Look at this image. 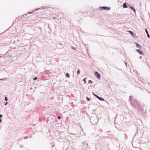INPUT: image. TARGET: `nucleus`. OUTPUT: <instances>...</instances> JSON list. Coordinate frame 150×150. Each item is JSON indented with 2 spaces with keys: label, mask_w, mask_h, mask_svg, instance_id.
<instances>
[{
  "label": "nucleus",
  "mask_w": 150,
  "mask_h": 150,
  "mask_svg": "<svg viewBox=\"0 0 150 150\" xmlns=\"http://www.w3.org/2000/svg\"><path fill=\"white\" fill-rule=\"evenodd\" d=\"M93 95H94L96 96L97 98H98H98H99V96H98L96 95V94H93Z\"/></svg>",
  "instance_id": "nucleus-12"
},
{
  "label": "nucleus",
  "mask_w": 150,
  "mask_h": 150,
  "mask_svg": "<svg viewBox=\"0 0 150 150\" xmlns=\"http://www.w3.org/2000/svg\"><path fill=\"white\" fill-rule=\"evenodd\" d=\"M7 103H8V102H6V103H5L4 105H6L7 104Z\"/></svg>",
  "instance_id": "nucleus-21"
},
{
  "label": "nucleus",
  "mask_w": 150,
  "mask_h": 150,
  "mask_svg": "<svg viewBox=\"0 0 150 150\" xmlns=\"http://www.w3.org/2000/svg\"><path fill=\"white\" fill-rule=\"evenodd\" d=\"M3 80V79H1V80Z\"/></svg>",
  "instance_id": "nucleus-29"
},
{
  "label": "nucleus",
  "mask_w": 150,
  "mask_h": 150,
  "mask_svg": "<svg viewBox=\"0 0 150 150\" xmlns=\"http://www.w3.org/2000/svg\"><path fill=\"white\" fill-rule=\"evenodd\" d=\"M130 7L133 10V11H134V12L135 13L136 10H135V8H134L133 6H130Z\"/></svg>",
  "instance_id": "nucleus-9"
},
{
  "label": "nucleus",
  "mask_w": 150,
  "mask_h": 150,
  "mask_svg": "<svg viewBox=\"0 0 150 150\" xmlns=\"http://www.w3.org/2000/svg\"><path fill=\"white\" fill-rule=\"evenodd\" d=\"M100 8L101 10H109L110 9V7L106 6H102L101 7H100Z\"/></svg>",
  "instance_id": "nucleus-1"
},
{
  "label": "nucleus",
  "mask_w": 150,
  "mask_h": 150,
  "mask_svg": "<svg viewBox=\"0 0 150 150\" xmlns=\"http://www.w3.org/2000/svg\"><path fill=\"white\" fill-rule=\"evenodd\" d=\"M131 97H132V96H130V98H131Z\"/></svg>",
  "instance_id": "nucleus-27"
},
{
  "label": "nucleus",
  "mask_w": 150,
  "mask_h": 150,
  "mask_svg": "<svg viewBox=\"0 0 150 150\" xmlns=\"http://www.w3.org/2000/svg\"><path fill=\"white\" fill-rule=\"evenodd\" d=\"M2 122V120H1V119H0V122Z\"/></svg>",
  "instance_id": "nucleus-23"
},
{
  "label": "nucleus",
  "mask_w": 150,
  "mask_h": 150,
  "mask_svg": "<svg viewBox=\"0 0 150 150\" xmlns=\"http://www.w3.org/2000/svg\"><path fill=\"white\" fill-rule=\"evenodd\" d=\"M57 118L58 119H60L61 118V117L60 116H59Z\"/></svg>",
  "instance_id": "nucleus-18"
},
{
  "label": "nucleus",
  "mask_w": 150,
  "mask_h": 150,
  "mask_svg": "<svg viewBox=\"0 0 150 150\" xmlns=\"http://www.w3.org/2000/svg\"><path fill=\"white\" fill-rule=\"evenodd\" d=\"M135 44H136V47L139 48V49H141V46L139 44H138L137 43H135Z\"/></svg>",
  "instance_id": "nucleus-6"
},
{
  "label": "nucleus",
  "mask_w": 150,
  "mask_h": 150,
  "mask_svg": "<svg viewBox=\"0 0 150 150\" xmlns=\"http://www.w3.org/2000/svg\"><path fill=\"white\" fill-rule=\"evenodd\" d=\"M38 9H35V10H38Z\"/></svg>",
  "instance_id": "nucleus-28"
},
{
  "label": "nucleus",
  "mask_w": 150,
  "mask_h": 150,
  "mask_svg": "<svg viewBox=\"0 0 150 150\" xmlns=\"http://www.w3.org/2000/svg\"><path fill=\"white\" fill-rule=\"evenodd\" d=\"M142 57V56H141V57H140V59H141Z\"/></svg>",
  "instance_id": "nucleus-26"
},
{
  "label": "nucleus",
  "mask_w": 150,
  "mask_h": 150,
  "mask_svg": "<svg viewBox=\"0 0 150 150\" xmlns=\"http://www.w3.org/2000/svg\"><path fill=\"white\" fill-rule=\"evenodd\" d=\"M129 32L132 35V36H133V37H134V35H135V34H134V33H133V32L131 31H129Z\"/></svg>",
  "instance_id": "nucleus-7"
},
{
  "label": "nucleus",
  "mask_w": 150,
  "mask_h": 150,
  "mask_svg": "<svg viewBox=\"0 0 150 150\" xmlns=\"http://www.w3.org/2000/svg\"><path fill=\"white\" fill-rule=\"evenodd\" d=\"M3 57V56H0V57Z\"/></svg>",
  "instance_id": "nucleus-25"
},
{
  "label": "nucleus",
  "mask_w": 150,
  "mask_h": 150,
  "mask_svg": "<svg viewBox=\"0 0 150 150\" xmlns=\"http://www.w3.org/2000/svg\"><path fill=\"white\" fill-rule=\"evenodd\" d=\"M96 77L98 79H100V74H99L97 71H96L94 73Z\"/></svg>",
  "instance_id": "nucleus-2"
},
{
  "label": "nucleus",
  "mask_w": 150,
  "mask_h": 150,
  "mask_svg": "<svg viewBox=\"0 0 150 150\" xmlns=\"http://www.w3.org/2000/svg\"><path fill=\"white\" fill-rule=\"evenodd\" d=\"M77 73L78 74H80V71L79 69H78V70H77Z\"/></svg>",
  "instance_id": "nucleus-14"
},
{
  "label": "nucleus",
  "mask_w": 150,
  "mask_h": 150,
  "mask_svg": "<svg viewBox=\"0 0 150 150\" xmlns=\"http://www.w3.org/2000/svg\"><path fill=\"white\" fill-rule=\"evenodd\" d=\"M5 99L6 101H7L8 100V98L6 97H5Z\"/></svg>",
  "instance_id": "nucleus-16"
},
{
  "label": "nucleus",
  "mask_w": 150,
  "mask_h": 150,
  "mask_svg": "<svg viewBox=\"0 0 150 150\" xmlns=\"http://www.w3.org/2000/svg\"><path fill=\"white\" fill-rule=\"evenodd\" d=\"M86 98H87L88 101H89L90 98H88V97H87Z\"/></svg>",
  "instance_id": "nucleus-17"
},
{
  "label": "nucleus",
  "mask_w": 150,
  "mask_h": 150,
  "mask_svg": "<svg viewBox=\"0 0 150 150\" xmlns=\"http://www.w3.org/2000/svg\"><path fill=\"white\" fill-rule=\"evenodd\" d=\"M66 75L67 77H69L70 76L69 74L68 73H66Z\"/></svg>",
  "instance_id": "nucleus-11"
},
{
  "label": "nucleus",
  "mask_w": 150,
  "mask_h": 150,
  "mask_svg": "<svg viewBox=\"0 0 150 150\" xmlns=\"http://www.w3.org/2000/svg\"><path fill=\"white\" fill-rule=\"evenodd\" d=\"M145 31L146 33L147 37L149 38H150V35H149V34L148 31L146 28L145 29Z\"/></svg>",
  "instance_id": "nucleus-8"
},
{
  "label": "nucleus",
  "mask_w": 150,
  "mask_h": 150,
  "mask_svg": "<svg viewBox=\"0 0 150 150\" xmlns=\"http://www.w3.org/2000/svg\"><path fill=\"white\" fill-rule=\"evenodd\" d=\"M73 49H74V50H76V48H75V47H73Z\"/></svg>",
  "instance_id": "nucleus-24"
},
{
  "label": "nucleus",
  "mask_w": 150,
  "mask_h": 150,
  "mask_svg": "<svg viewBox=\"0 0 150 150\" xmlns=\"http://www.w3.org/2000/svg\"><path fill=\"white\" fill-rule=\"evenodd\" d=\"M89 83H93V82L92 81H91V80H89Z\"/></svg>",
  "instance_id": "nucleus-15"
},
{
  "label": "nucleus",
  "mask_w": 150,
  "mask_h": 150,
  "mask_svg": "<svg viewBox=\"0 0 150 150\" xmlns=\"http://www.w3.org/2000/svg\"><path fill=\"white\" fill-rule=\"evenodd\" d=\"M26 15H27V14H25V16H26Z\"/></svg>",
  "instance_id": "nucleus-30"
},
{
  "label": "nucleus",
  "mask_w": 150,
  "mask_h": 150,
  "mask_svg": "<svg viewBox=\"0 0 150 150\" xmlns=\"http://www.w3.org/2000/svg\"><path fill=\"white\" fill-rule=\"evenodd\" d=\"M123 7L125 8H126L127 7V5L126 3V2L123 4Z\"/></svg>",
  "instance_id": "nucleus-5"
},
{
  "label": "nucleus",
  "mask_w": 150,
  "mask_h": 150,
  "mask_svg": "<svg viewBox=\"0 0 150 150\" xmlns=\"http://www.w3.org/2000/svg\"><path fill=\"white\" fill-rule=\"evenodd\" d=\"M98 99H99V100H100L101 101H104V99L103 98L100 97L98 98Z\"/></svg>",
  "instance_id": "nucleus-10"
},
{
  "label": "nucleus",
  "mask_w": 150,
  "mask_h": 150,
  "mask_svg": "<svg viewBox=\"0 0 150 150\" xmlns=\"http://www.w3.org/2000/svg\"><path fill=\"white\" fill-rule=\"evenodd\" d=\"M38 79V78L37 77H34L33 78V79L34 80H35Z\"/></svg>",
  "instance_id": "nucleus-13"
},
{
  "label": "nucleus",
  "mask_w": 150,
  "mask_h": 150,
  "mask_svg": "<svg viewBox=\"0 0 150 150\" xmlns=\"http://www.w3.org/2000/svg\"><path fill=\"white\" fill-rule=\"evenodd\" d=\"M3 115L2 114L0 115V119H1V117H2Z\"/></svg>",
  "instance_id": "nucleus-19"
},
{
  "label": "nucleus",
  "mask_w": 150,
  "mask_h": 150,
  "mask_svg": "<svg viewBox=\"0 0 150 150\" xmlns=\"http://www.w3.org/2000/svg\"><path fill=\"white\" fill-rule=\"evenodd\" d=\"M125 65H126V67H127V63H126V62H125Z\"/></svg>",
  "instance_id": "nucleus-22"
},
{
  "label": "nucleus",
  "mask_w": 150,
  "mask_h": 150,
  "mask_svg": "<svg viewBox=\"0 0 150 150\" xmlns=\"http://www.w3.org/2000/svg\"><path fill=\"white\" fill-rule=\"evenodd\" d=\"M17 60V57H13L11 58V60L12 61L15 62Z\"/></svg>",
  "instance_id": "nucleus-3"
},
{
  "label": "nucleus",
  "mask_w": 150,
  "mask_h": 150,
  "mask_svg": "<svg viewBox=\"0 0 150 150\" xmlns=\"http://www.w3.org/2000/svg\"><path fill=\"white\" fill-rule=\"evenodd\" d=\"M83 81H85V83H86V79H83Z\"/></svg>",
  "instance_id": "nucleus-20"
},
{
  "label": "nucleus",
  "mask_w": 150,
  "mask_h": 150,
  "mask_svg": "<svg viewBox=\"0 0 150 150\" xmlns=\"http://www.w3.org/2000/svg\"><path fill=\"white\" fill-rule=\"evenodd\" d=\"M136 51L140 54H141V55L143 54V53L142 51H141L140 50H138V49H137Z\"/></svg>",
  "instance_id": "nucleus-4"
}]
</instances>
